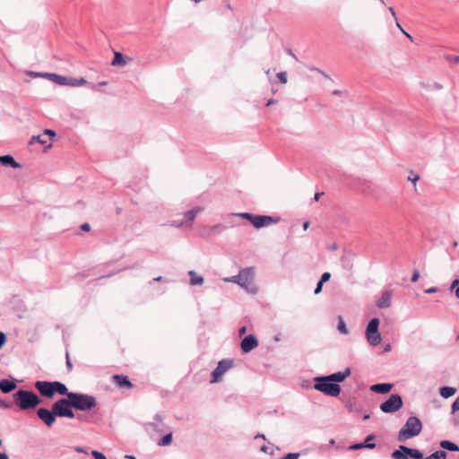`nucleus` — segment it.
<instances>
[{
  "label": "nucleus",
  "mask_w": 459,
  "mask_h": 459,
  "mask_svg": "<svg viewBox=\"0 0 459 459\" xmlns=\"http://www.w3.org/2000/svg\"><path fill=\"white\" fill-rule=\"evenodd\" d=\"M422 429V423L418 417L411 416L407 419L403 427L399 430L397 439L404 442L418 436Z\"/></svg>",
  "instance_id": "nucleus-1"
},
{
  "label": "nucleus",
  "mask_w": 459,
  "mask_h": 459,
  "mask_svg": "<svg viewBox=\"0 0 459 459\" xmlns=\"http://www.w3.org/2000/svg\"><path fill=\"white\" fill-rule=\"evenodd\" d=\"M13 399L20 409L23 411L34 409L41 403V400L34 392L27 390L17 391L13 394Z\"/></svg>",
  "instance_id": "nucleus-2"
},
{
  "label": "nucleus",
  "mask_w": 459,
  "mask_h": 459,
  "mask_svg": "<svg viewBox=\"0 0 459 459\" xmlns=\"http://www.w3.org/2000/svg\"><path fill=\"white\" fill-rule=\"evenodd\" d=\"M68 398L72 407L79 411H90L97 405L96 398L82 393H70Z\"/></svg>",
  "instance_id": "nucleus-3"
},
{
  "label": "nucleus",
  "mask_w": 459,
  "mask_h": 459,
  "mask_svg": "<svg viewBox=\"0 0 459 459\" xmlns=\"http://www.w3.org/2000/svg\"><path fill=\"white\" fill-rule=\"evenodd\" d=\"M324 377H317L315 378L316 384L314 388L317 391L324 393L329 396L336 397L341 393V386L332 381L324 379Z\"/></svg>",
  "instance_id": "nucleus-4"
},
{
  "label": "nucleus",
  "mask_w": 459,
  "mask_h": 459,
  "mask_svg": "<svg viewBox=\"0 0 459 459\" xmlns=\"http://www.w3.org/2000/svg\"><path fill=\"white\" fill-rule=\"evenodd\" d=\"M71 408L73 407L69 398H61L52 405L56 416L73 419L75 415Z\"/></svg>",
  "instance_id": "nucleus-5"
},
{
  "label": "nucleus",
  "mask_w": 459,
  "mask_h": 459,
  "mask_svg": "<svg viewBox=\"0 0 459 459\" xmlns=\"http://www.w3.org/2000/svg\"><path fill=\"white\" fill-rule=\"evenodd\" d=\"M239 283L238 285L246 290L248 293H256L257 289L255 286L254 280V273L251 268H246L239 272Z\"/></svg>",
  "instance_id": "nucleus-6"
},
{
  "label": "nucleus",
  "mask_w": 459,
  "mask_h": 459,
  "mask_svg": "<svg viewBox=\"0 0 459 459\" xmlns=\"http://www.w3.org/2000/svg\"><path fill=\"white\" fill-rule=\"evenodd\" d=\"M403 398L398 394H393L389 398L380 404V410L385 413H394L403 407Z\"/></svg>",
  "instance_id": "nucleus-7"
},
{
  "label": "nucleus",
  "mask_w": 459,
  "mask_h": 459,
  "mask_svg": "<svg viewBox=\"0 0 459 459\" xmlns=\"http://www.w3.org/2000/svg\"><path fill=\"white\" fill-rule=\"evenodd\" d=\"M391 457L393 459H409V457L413 459H422L423 454L418 449L409 448L401 445L397 450L392 453Z\"/></svg>",
  "instance_id": "nucleus-8"
},
{
  "label": "nucleus",
  "mask_w": 459,
  "mask_h": 459,
  "mask_svg": "<svg viewBox=\"0 0 459 459\" xmlns=\"http://www.w3.org/2000/svg\"><path fill=\"white\" fill-rule=\"evenodd\" d=\"M234 362L232 359H222L219 361L217 367L212 372L211 383H218L222 379L223 375L233 367Z\"/></svg>",
  "instance_id": "nucleus-9"
},
{
  "label": "nucleus",
  "mask_w": 459,
  "mask_h": 459,
  "mask_svg": "<svg viewBox=\"0 0 459 459\" xmlns=\"http://www.w3.org/2000/svg\"><path fill=\"white\" fill-rule=\"evenodd\" d=\"M203 211H204L203 207L196 206V207L193 208L192 210H189V211L184 212L183 216L186 219V221H178V220L173 221L171 222V225L175 226V227H183L185 225L190 226L192 224V222L194 221L195 218L196 217V215Z\"/></svg>",
  "instance_id": "nucleus-10"
},
{
  "label": "nucleus",
  "mask_w": 459,
  "mask_h": 459,
  "mask_svg": "<svg viewBox=\"0 0 459 459\" xmlns=\"http://www.w3.org/2000/svg\"><path fill=\"white\" fill-rule=\"evenodd\" d=\"M277 221L278 219H274L272 216L252 214V218L249 221L253 224L254 227L260 229L268 226L273 222H276Z\"/></svg>",
  "instance_id": "nucleus-11"
},
{
  "label": "nucleus",
  "mask_w": 459,
  "mask_h": 459,
  "mask_svg": "<svg viewBox=\"0 0 459 459\" xmlns=\"http://www.w3.org/2000/svg\"><path fill=\"white\" fill-rule=\"evenodd\" d=\"M35 387L39 392V394L44 397L51 398L55 394L53 382L37 381L35 383Z\"/></svg>",
  "instance_id": "nucleus-12"
},
{
  "label": "nucleus",
  "mask_w": 459,
  "mask_h": 459,
  "mask_svg": "<svg viewBox=\"0 0 459 459\" xmlns=\"http://www.w3.org/2000/svg\"><path fill=\"white\" fill-rule=\"evenodd\" d=\"M37 415L48 427H51L56 421V416L53 409L49 411L46 408H39L37 411Z\"/></svg>",
  "instance_id": "nucleus-13"
},
{
  "label": "nucleus",
  "mask_w": 459,
  "mask_h": 459,
  "mask_svg": "<svg viewBox=\"0 0 459 459\" xmlns=\"http://www.w3.org/2000/svg\"><path fill=\"white\" fill-rule=\"evenodd\" d=\"M258 346V341L255 336L249 334L241 341V350L244 353H247Z\"/></svg>",
  "instance_id": "nucleus-14"
},
{
  "label": "nucleus",
  "mask_w": 459,
  "mask_h": 459,
  "mask_svg": "<svg viewBox=\"0 0 459 459\" xmlns=\"http://www.w3.org/2000/svg\"><path fill=\"white\" fill-rule=\"evenodd\" d=\"M351 375V369L350 368H346L344 371H339L336 373H333L328 376H325V380L332 381L333 383H339L342 382L347 377Z\"/></svg>",
  "instance_id": "nucleus-15"
},
{
  "label": "nucleus",
  "mask_w": 459,
  "mask_h": 459,
  "mask_svg": "<svg viewBox=\"0 0 459 459\" xmlns=\"http://www.w3.org/2000/svg\"><path fill=\"white\" fill-rule=\"evenodd\" d=\"M392 303V292L389 290H385L382 293L381 298L377 302V306L379 308H387L391 306Z\"/></svg>",
  "instance_id": "nucleus-16"
},
{
  "label": "nucleus",
  "mask_w": 459,
  "mask_h": 459,
  "mask_svg": "<svg viewBox=\"0 0 459 459\" xmlns=\"http://www.w3.org/2000/svg\"><path fill=\"white\" fill-rule=\"evenodd\" d=\"M392 388L393 384L389 383L376 384L370 386V390L377 394H387Z\"/></svg>",
  "instance_id": "nucleus-17"
},
{
  "label": "nucleus",
  "mask_w": 459,
  "mask_h": 459,
  "mask_svg": "<svg viewBox=\"0 0 459 459\" xmlns=\"http://www.w3.org/2000/svg\"><path fill=\"white\" fill-rule=\"evenodd\" d=\"M0 163L3 165V166H5V167H12L13 169H19L21 168V164L18 163L13 156L11 155H3V156H0Z\"/></svg>",
  "instance_id": "nucleus-18"
},
{
  "label": "nucleus",
  "mask_w": 459,
  "mask_h": 459,
  "mask_svg": "<svg viewBox=\"0 0 459 459\" xmlns=\"http://www.w3.org/2000/svg\"><path fill=\"white\" fill-rule=\"evenodd\" d=\"M113 382L117 384L119 387H126L130 388L132 386V383L128 380L126 376L124 375H114L112 377Z\"/></svg>",
  "instance_id": "nucleus-19"
},
{
  "label": "nucleus",
  "mask_w": 459,
  "mask_h": 459,
  "mask_svg": "<svg viewBox=\"0 0 459 459\" xmlns=\"http://www.w3.org/2000/svg\"><path fill=\"white\" fill-rule=\"evenodd\" d=\"M17 387L16 383L12 380L8 379H0V390L4 393L8 394L12 391H13Z\"/></svg>",
  "instance_id": "nucleus-20"
},
{
  "label": "nucleus",
  "mask_w": 459,
  "mask_h": 459,
  "mask_svg": "<svg viewBox=\"0 0 459 459\" xmlns=\"http://www.w3.org/2000/svg\"><path fill=\"white\" fill-rule=\"evenodd\" d=\"M44 76H48V78H50L54 82L59 84V85H68L70 77H65L62 75H58L56 74H48L46 73Z\"/></svg>",
  "instance_id": "nucleus-21"
},
{
  "label": "nucleus",
  "mask_w": 459,
  "mask_h": 459,
  "mask_svg": "<svg viewBox=\"0 0 459 459\" xmlns=\"http://www.w3.org/2000/svg\"><path fill=\"white\" fill-rule=\"evenodd\" d=\"M188 275L190 277V284L193 285V286H195V285H203L204 280V277L201 276V275H198L196 273V272L195 271H189L188 272Z\"/></svg>",
  "instance_id": "nucleus-22"
},
{
  "label": "nucleus",
  "mask_w": 459,
  "mask_h": 459,
  "mask_svg": "<svg viewBox=\"0 0 459 459\" xmlns=\"http://www.w3.org/2000/svg\"><path fill=\"white\" fill-rule=\"evenodd\" d=\"M111 64L114 66H124L127 64V61L122 53L115 52L114 58Z\"/></svg>",
  "instance_id": "nucleus-23"
},
{
  "label": "nucleus",
  "mask_w": 459,
  "mask_h": 459,
  "mask_svg": "<svg viewBox=\"0 0 459 459\" xmlns=\"http://www.w3.org/2000/svg\"><path fill=\"white\" fill-rule=\"evenodd\" d=\"M53 388L55 390V393H58L59 394H62V395H66L67 397H68V394L71 393V392H68V389L65 384L58 382V381L53 382Z\"/></svg>",
  "instance_id": "nucleus-24"
},
{
  "label": "nucleus",
  "mask_w": 459,
  "mask_h": 459,
  "mask_svg": "<svg viewBox=\"0 0 459 459\" xmlns=\"http://www.w3.org/2000/svg\"><path fill=\"white\" fill-rule=\"evenodd\" d=\"M366 337L369 344L372 346H377L381 342V334L378 331H377L376 333H366Z\"/></svg>",
  "instance_id": "nucleus-25"
},
{
  "label": "nucleus",
  "mask_w": 459,
  "mask_h": 459,
  "mask_svg": "<svg viewBox=\"0 0 459 459\" xmlns=\"http://www.w3.org/2000/svg\"><path fill=\"white\" fill-rule=\"evenodd\" d=\"M379 319L372 318L367 326L366 333H376L378 331Z\"/></svg>",
  "instance_id": "nucleus-26"
},
{
  "label": "nucleus",
  "mask_w": 459,
  "mask_h": 459,
  "mask_svg": "<svg viewBox=\"0 0 459 459\" xmlns=\"http://www.w3.org/2000/svg\"><path fill=\"white\" fill-rule=\"evenodd\" d=\"M440 446L443 448V449H446L448 451H452V452H456V451H459V446L451 442V441H448V440H443L440 442Z\"/></svg>",
  "instance_id": "nucleus-27"
},
{
  "label": "nucleus",
  "mask_w": 459,
  "mask_h": 459,
  "mask_svg": "<svg viewBox=\"0 0 459 459\" xmlns=\"http://www.w3.org/2000/svg\"><path fill=\"white\" fill-rule=\"evenodd\" d=\"M456 392V389L451 386H444L439 390V394L444 398H449L453 396Z\"/></svg>",
  "instance_id": "nucleus-28"
},
{
  "label": "nucleus",
  "mask_w": 459,
  "mask_h": 459,
  "mask_svg": "<svg viewBox=\"0 0 459 459\" xmlns=\"http://www.w3.org/2000/svg\"><path fill=\"white\" fill-rule=\"evenodd\" d=\"M375 447H376L375 443H359V444H354V445L351 446L350 449H351V450H359L362 448L373 449Z\"/></svg>",
  "instance_id": "nucleus-29"
},
{
  "label": "nucleus",
  "mask_w": 459,
  "mask_h": 459,
  "mask_svg": "<svg viewBox=\"0 0 459 459\" xmlns=\"http://www.w3.org/2000/svg\"><path fill=\"white\" fill-rule=\"evenodd\" d=\"M86 83H87V81L84 78L77 79V78L70 77L68 85L73 86V87H78V86H82Z\"/></svg>",
  "instance_id": "nucleus-30"
},
{
  "label": "nucleus",
  "mask_w": 459,
  "mask_h": 459,
  "mask_svg": "<svg viewBox=\"0 0 459 459\" xmlns=\"http://www.w3.org/2000/svg\"><path fill=\"white\" fill-rule=\"evenodd\" d=\"M172 442V433H169L165 435L162 438H160L158 442V446H166L170 445Z\"/></svg>",
  "instance_id": "nucleus-31"
},
{
  "label": "nucleus",
  "mask_w": 459,
  "mask_h": 459,
  "mask_svg": "<svg viewBox=\"0 0 459 459\" xmlns=\"http://www.w3.org/2000/svg\"><path fill=\"white\" fill-rule=\"evenodd\" d=\"M446 453L444 450H438L431 454L425 459H446Z\"/></svg>",
  "instance_id": "nucleus-32"
},
{
  "label": "nucleus",
  "mask_w": 459,
  "mask_h": 459,
  "mask_svg": "<svg viewBox=\"0 0 459 459\" xmlns=\"http://www.w3.org/2000/svg\"><path fill=\"white\" fill-rule=\"evenodd\" d=\"M32 140L39 143L42 145H46L48 148L51 147V143H48L49 141L48 140L47 137L42 136V134H39L37 136H33Z\"/></svg>",
  "instance_id": "nucleus-33"
},
{
  "label": "nucleus",
  "mask_w": 459,
  "mask_h": 459,
  "mask_svg": "<svg viewBox=\"0 0 459 459\" xmlns=\"http://www.w3.org/2000/svg\"><path fill=\"white\" fill-rule=\"evenodd\" d=\"M419 179H420L419 175L417 173H415L413 170H411L409 173V176L407 177V180L411 181L413 184L415 189H416V185H417V182L419 181Z\"/></svg>",
  "instance_id": "nucleus-34"
},
{
  "label": "nucleus",
  "mask_w": 459,
  "mask_h": 459,
  "mask_svg": "<svg viewBox=\"0 0 459 459\" xmlns=\"http://www.w3.org/2000/svg\"><path fill=\"white\" fill-rule=\"evenodd\" d=\"M337 329L342 334L348 333V329H347L346 325L342 317L339 318Z\"/></svg>",
  "instance_id": "nucleus-35"
},
{
  "label": "nucleus",
  "mask_w": 459,
  "mask_h": 459,
  "mask_svg": "<svg viewBox=\"0 0 459 459\" xmlns=\"http://www.w3.org/2000/svg\"><path fill=\"white\" fill-rule=\"evenodd\" d=\"M56 135V133L51 129H46L42 133V136H45L48 138V141H51L52 138Z\"/></svg>",
  "instance_id": "nucleus-36"
},
{
  "label": "nucleus",
  "mask_w": 459,
  "mask_h": 459,
  "mask_svg": "<svg viewBox=\"0 0 459 459\" xmlns=\"http://www.w3.org/2000/svg\"><path fill=\"white\" fill-rule=\"evenodd\" d=\"M277 77L281 83L285 84L287 83V73L286 72H280L277 74Z\"/></svg>",
  "instance_id": "nucleus-37"
},
{
  "label": "nucleus",
  "mask_w": 459,
  "mask_h": 459,
  "mask_svg": "<svg viewBox=\"0 0 459 459\" xmlns=\"http://www.w3.org/2000/svg\"><path fill=\"white\" fill-rule=\"evenodd\" d=\"M231 215L232 216L240 217V218H244V219H247L248 221H250L251 218H252V213H249V212H238V213H232Z\"/></svg>",
  "instance_id": "nucleus-38"
},
{
  "label": "nucleus",
  "mask_w": 459,
  "mask_h": 459,
  "mask_svg": "<svg viewBox=\"0 0 459 459\" xmlns=\"http://www.w3.org/2000/svg\"><path fill=\"white\" fill-rule=\"evenodd\" d=\"M91 455L94 459H107L106 456L104 455V454H102L101 452H99L97 450H92Z\"/></svg>",
  "instance_id": "nucleus-39"
},
{
  "label": "nucleus",
  "mask_w": 459,
  "mask_h": 459,
  "mask_svg": "<svg viewBox=\"0 0 459 459\" xmlns=\"http://www.w3.org/2000/svg\"><path fill=\"white\" fill-rule=\"evenodd\" d=\"M239 280H240L239 273L238 275H234L232 277L225 279L226 281L234 282V283H237V284L239 283Z\"/></svg>",
  "instance_id": "nucleus-40"
},
{
  "label": "nucleus",
  "mask_w": 459,
  "mask_h": 459,
  "mask_svg": "<svg viewBox=\"0 0 459 459\" xmlns=\"http://www.w3.org/2000/svg\"><path fill=\"white\" fill-rule=\"evenodd\" d=\"M299 457V453H289L285 455L281 459H298Z\"/></svg>",
  "instance_id": "nucleus-41"
},
{
  "label": "nucleus",
  "mask_w": 459,
  "mask_h": 459,
  "mask_svg": "<svg viewBox=\"0 0 459 459\" xmlns=\"http://www.w3.org/2000/svg\"><path fill=\"white\" fill-rule=\"evenodd\" d=\"M446 59L455 64H459V56H446Z\"/></svg>",
  "instance_id": "nucleus-42"
},
{
  "label": "nucleus",
  "mask_w": 459,
  "mask_h": 459,
  "mask_svg": "<svg viewBox=\"0 0 459 459\" xmlns=\"http://www.w3.org/2000/svg\"><path fill=\"white\" fill-rule=\"evenodd\" d=\"M459 410V396L455 400V402L452 404V412H455Z\"/></svg>",
  "instance_id": "nucleus-43"
},
{
  "label": "nucleus",
  "mask_w": 459,
  "mask_h": 459,
  "mask_svg": "<svg viewBox=\"0 0 459 459\" xmlns=\"http://www.w3.org/2000/svg\"><path fill=\"white\" fill-rule=\"evenodd\" d=\"M331 278V273H324L321 276V279H320V281H322L323 283L329 281V279Z\"/></svg>",
  "instance_id": "nucleus-44"
},
{
  "label": "nucleus",
  "mask_w": 459,
  "mask_h": 459,
  "mask_svg": "<svg viewBox=\"0 0 459 459\" xmlns=\"http://www.w3.org/2000/svg\"><path fill=\"white\" fill-rule=\"evenodd\" d=\"M457 287H459V280H458V279H455V280L452 281V283H451V285H450V287H449V290H455V289H456Z\"/></svg>",
  "instance_id": "nucleus-45"
},
{
  "label": "nucleus",
  "mask_w": 459,
  "mask_h": 459,
  "mask_svg": "<svg viewBox=\"0 0 459 459\" xmlns=\"http://www.w3.org/2000/svg\"><path fill=\"white\" fill-rule=\"evenodd\" d=\"M27 74L34 77V78H38V77H45L44 74H41V73H37V72H31V71H29L27 72Z\"/></svg>",
  "instance_id": "nucleus-46"
},
{
  "label": "nucleus",
  "mask_w": 459,
  "mask_h": 459,
  "mask_svg": "<svg viewBox=\"0 0 459 459\" xmlns=\"http://www.w3.org/2000/svg\"><path fill=\"white\" fill-rule=\"evenodd\" d=\"M419 278H420V273H419V271H418V270H415V271L413 272V273H412V276H411V281L412 282H416V281L419 280Z\"/></svg>",
  "instance_id": "nucleus-47"
},
{
  "label": "nucleus",
  "mask_w": 459,
  "mask_h": 459,
  "mask_svg": "<svg viewBox=\"0 0 459 459\" xmlns=\"http://www.w3.org/2000/svg\"><path fill=\"white\" fill-rule=\"evenodd\" d=\"M6 342V336L4 333L0 332V349L4 345Z\"/></svg>",
  "instance_id": "nucleus-48"
},
{
  "label": "nucleus",
  "mask_w": 459,
  "mask_h": 459,
  "mask_svg": "<svg viewBox=\"0 0 459 459\" xmlns=\"http://www.w3.org/2000/svg\"><path fill=\"white\" fill-rule=\"evenodd\" d=\"M323 284L324 283L322 281H320L317 282L316 287L315 289V294H318V293L321 292Z\"/></svg>",
  "instance_id": "nucleus-49"
},
{
  "label": "nucleus",
  "mask_w": 459,
  "mask_h": 459,
  "mask_svg": "<svg viewBox=\"0 0 459 459\" xmlns=\"http://www.w3.org/2000/svg\"><path fill=\"white\" fill-rule=\"evenodd\" d=\"M430 88L432 90L439 91L443 88V86H442V84H440L438 82H434L432 85H430Z\"/></svg>",
  "instance_id": "nucleus-50"
},
{
  "label": "nucleus",
  "mask_w": 459,
  "mask_h": 459,
  "mask_svg": "<svg viewBox=\"0 0 459 459\" xmlns=\"http://www.w3.org/2000/svg\"><path fill=\"white\" fill-rule=\"evenodd\" d=\"M11 404L6 403L5 401L0 399V408L7 409L10 408Z\"/></svg>",
  "instance_id": "nucleus-51"
},
{
  "label": "nucleus",
  "mask_w": 459,
  "mask_h": 459,
  "mask_svg": "<svg viewBox=\"0 0 459 459\" xmlns=\"http://www.w3.org/2000/svg\"><path fill=\"white\" fill-rule=\"evenodd\" d=\"M66 366H67V368H68L69 371L73 368V365H72V362L70 360L68 352L66 353Z\"/></svg>",
  "instance_id": "nucleus-52"
},
{
  "label": "nucleus",
  "mask_w": 459,
  "mask_h": 459,
  "mask_svg": "<svg viewBox=\"0 0 459 459\" xmlns=\"http://www.w3.org/2000/svg\"><path fill=\"white\" fill-rule=\"evenodd\" d=\"M437 291V288H436V287H430V288L425 290V292L429 293V294L436 293Z\"/></svg>",
  "instance_id": "nucleus-53"
},
{
  "label": "nucleus",
  "mask_w": 459,
  "mask_h": 459,
  "mask_svg": "<svg viewBox=\"0 0 459 459\" xmlns=\"http://www.w3.org/2000/svg\"><path fill=\"white\" fill-rule=\"evenodd\" d=\"M81 229L83 231H89L90 229H91V226L89 223H83L82 226H81Z\"/></svg>",
  "instance_id": "nucleus-54"
},
{
  "label": "nucleus",
  "mask_w": 459,
  "mask_h": 459,
  "mask_svg": "<svg viewBox=\"0 0 459 459\" xmlns=\"http://www.w3.org/2000/svg\"><path fill=\"white\" fill-rule=\"evenodd\" d=\"M375 435L373 434H370L368 435L367 437H366V440L364 443H371L370 441L374 440L375 439Z\"/></svg>",
  "instance_id": "nucleus-55"
},
{
  "label": "nucleus",
  "mask_w": 459,
  "mask_h": 459,
  "mask_svg": "<svg viewBox=\"0 0 459 459\" xmlns=\"http://www.w3.org/2000/svg\"><path fill=\"white\" fill-rule=\"evenodd\" d=\"M106 84H107V82H99V83H97V84H92V85H91V88H92L93 90H96L98 87H100V86H104V85H106Z\"/></svg>",
  "instance_id": "nucleus-56"
},
{
  "label": "nucleus",
  "mask_w": 459,
  "mask_h": 459,
  "mask_svg": "<svg viewBox=\"0 0 459 459\" xmlns=\"http://www.w3.org/2000/svg\"><path fill=\"white\" fill-rule=\"evenodd\" d=\"M246 333H247V327L246 326H242V327L239 328L238 334L240 336L244 335Z\"/></svg>",
  "instance_id": "nucleus-57"
},
{
  "label": "nucleus",
  "mask_w": 459,
  "mask_h": 459,
  "mask_svg": "<svg viewBox=\"0 0 459 459\" xmlns=\"http://www.w3.org/2000/svg\"><path fill=\"white\" fill-rule=\"evenodd\" d=\"M394 22H395V25H396V27H397V28H398L402 32H403V31H404V30H403V28L402 27V25L400 24V22H398V19H397V18H395Z\"/></svg>",
  "instance_id": "nucleus-58"
},
{
  "label": "nucleus",
  "mask_w": 459,
  "mask_h": 459,
  "mask_svg": "<svg viewBox=\"0 0 459 459\" xmlns=\"http://www.w3.org/2000/svg\"><path fill=\"white\" fill-rule=\"evenodd\" d=\"M324 195V192H318L315 194L314 199L315 201H318L319 198Z\"/></svg>",
  "instance_id": "nucleus-59"
},
{
  "label": "nucleus",
  "mask_w": 459,
  "mask_h": 459,
  "mask_svg": "<svg viewBox=\"0 0 459 459\" xmlns=\"http://www.w3.org/2000/svg\"><path fill=\"white\" fill-rule=\"evenodd\" d=\"M344 92L345 91H340V90H334V91H333L332 94L335 95V96H339V95L343 94Z\"/></svg>",
  "instance_id": "nucleus-60"
},
{
  "label": "nucleus",
  "mask_w": 459,
  "mask_h": 459,
  "mask_svg": "<svg viewBox=\"0 0 459 459\" xmlns=\"http://www.w3.org/2000/svg\"><path fill=\"white\" fill-rule=\"evenodd\" d=\"M388 11L390 12L391 15L394 17V19L395 20L396 17V13H395V11L393 7H389L388 8Z\"/></svg>",
  "instance_id": "nucleus-61"
},
{
  "label": "nucleus",
  "mask_w": 459,
  "mask_h": 459,
  "mask_svg": "<svg viewBox=\"0 0 459 459\" xmlns=\"http://www.w3.org/2000/svg\"><path fill=\"white\" fill-rule=\"evenodd\" d=\"M0 459H9V457L5 453H0Z\"/></svg>",
  "instance_id": "nucleus-62"
},
{
  "label": "nucleus",
  "mask_w": 459,
  "mask_h": 459,
  "mask_svg": "<svg viewBox=\"0 0 459 459\" xmlns=\"http://www.w3.org/2000/svg\"><path fill=\"white\" fill-rule=\"evenodd\" d=\"M268 449H269L268 446H266L265 445L261 446V451L264 453H267Z\"/></svg>",
  "instance_id": "nucleus-63"
},
{
  "label": "nucleus",
  "mask_w": 459,
  "mask_h": 459,
  "mask_svg": "<svg viewBox=\"0 0 459 459\" xmlns=\"http://www.w3.org/2000/svg\"><path fill=\"white\" fill-rule=\"evenodd\" d=\"M455 295L459 299V287L455 289Z\"/></svg>",
  "instance_id": "nucleus-64"
}]
</instances>
